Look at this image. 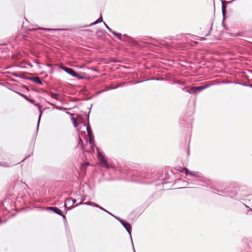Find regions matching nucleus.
Segmentation results:
<instances>
[{
  "label": "nucleus",
  "instance_id": "12",
  "mask_svg": "<svg viewBox=\"0 0 252 252\" xmlns=\"http://www.w3.org/2000/svg\"><path fill=\"white\" fill-rule=\"evenodd\" d=\"M87 120H88V124L87 125H86V129H87V131L88 137H89V138H90V137H93V135L92 131L91 130V127L89 125V113L87 115ZM84 126H86V125H84Z\"/></svg>",
  "mask_w": 252,
  "mask_h": 252
},
{
  "label": "nucleus",
  "instance_id": "27",
  "mask_svg": "<svg viewBox=\"0 0 252 252\" xmlns=\"http://www.w3.org/2000/svg\"><path fill=\"white\" fill-rule=\"evenodd\" d=\"M184 169H187V168L186 167H180L179 168V169H178V170L182 173H186V170H184Z\"/></svg>",
  "mask_w": 252,
  "mask_h": 252
},
{
  "label": "nucleus",
  "instance_id": "1",
  "mask_svg": "<svg viewBox=\"0 0 252 252\" xmlns=\"http://www.w3.org/2000/svg\"><path fill=\"white\" fill-rule=\"evenodd\" d=\"M150 175L143 171H136L133 174L132 181L144 184L151 182L149 181Z\"/></svg>",
  "mask_w": 252,
  "mask_h": 252
},
{
  "label": "nucleus",
  "instance_id": "13",
  "mask_svg": "<svg viewBox=\"0 0 252 252\" xmlns=\"http://www.w3.org/2000/svg\"><path fill=\"white\" fill-rule=\"evenodd\" d=\"M38 30L41 31H64L65 29H49V28H40Z\"/></svg>",
  "mask_w": 252,
  "mask_h": 252
},
{
  "label": "nucleus",
  "instance_id": "17",
  "mask_svg": "<svg viewBox=\"0 0 252 252\" xmlns=\"http://www.w3.org/2000/svg\"><path fill=\"white\" fill-rule=\"evenodd\" d=\"M102 22H103V19H102V17L101 16L98 19H97L95 22H94V23H93L91 24L90 25L87 26V27L94 26V25H95L97 24L98 23H101Z\"/></svg>",
  "mask_w": 252,
  "mask_h": 252
},
{
  "label": "nucleus",
  "instance_id": "45",
  "mask_svg": "<svg viewBox=\"0 0 252 252\" xmlns=\"http://www.w3.org/2000/svg\"><path fill=\"white\" fill-rule=\"evenodd\" d=\"M18 164V162H17V163H15V164H11V166H13V165H15V164Z\"/></svg>",
  "mask_w": 252,
  "mask_h": 252
},
{
  "label": "nucleus",
  "instance_id": "16",
  "mask_svg": "<svg viewBox=\"0 0 252 252\" xmlns=\"http://www.w3.org/2000/svg\"><path fill=\"white\" fill-rule=\"evenodd\" d=\"M50 96L54 99H55L57 100H59L58 97L60 96V94L58 93H55L53 92H51L49 94Z\"/></svg>",
  "mask_w": 252,
  "mask_h": 252
},
{
  "label": "nucleus",
  "instance_id": "28",
  "mask_svg": "<svg viewBox=\"0 0 252 252\" xmlns=\"http://www.w3.org/2000/svg\"><path fill=\"white\" fill-rule=\"evenodd\" d=\"M225 2H226L225 1H221L222 3V7H221V10H226V6L224 4Z\"/></svg>",
  "mask_w": 252,
  "mask_h": 252
},
{
  "label": "nucleus",
  "instance_id": "38",
  "mask_svg": "<svg viewBox=\"0 0 252 252\" xmlns=\"http://www.w3.org/2000/svg\"><path fill=\"white\" fill-rule=\"evenodd\" d=\"M235 0H231V1H227V3H231L232 2H233Z\"/></svg>",
  "mask_w": 252,
  "mask_h": 252
},
{
  "label": "nucleus",
  "instance_id": "4",
  "mask_svg": "<svg viewBox=\"0 0 252 252\" xmlns=\"http://www.w3.org/2000/svg\"><path fill=\"white\" fill-rule=\"evenodd\" d=\"M16 93L19 95H20L22 97H23L24 98H25L28 101H29L31 103H32L36 105L38 107V109L39 110V113H40L39 117H38V119L37 124V130H38L39 125V123H40V119H41V115H42V111H43L41 109V108H42L41 106L39 104H38V103L35 104L34 103V102H35L34 100L29 98L27 95H25L24 94H22L21 93H19V92H16Z\"/></svg>",
  "mask_w": 252,
  "mask_h": 252
},
{
  "label": "nucleus",
  "instance_id": "33",
  "mask_svg": "<svg viewBox=\"0 0 252 252\" xmlns=\"http://www.w3.org/2000/svg\"><path fill=\"white\" fill-rule=\"evenodd\" d=\"M73 124L74 127H76L77 126L78 124L76 120H74V122H73Z\"/></svg>",
  "mask_w": 252,
  "mask_h": 252
},
{
  "label": "nucleus",
  "instance_id": "26",
  "mask_svg": "<svg viewBox=\"0 0 252 252\" xmlns=\"http://www.w3.org/2000/svg\"><path fill=\"white\" fill-rule=\"evenodd\" d=\"M80 131H79L78 132V136H79V141H78V144H83V140H82V139L80 137Z\"/></svg>",
  "mask_w": 252,
  "mask_h": 252
},
{
  "label": "nucleus",
  "instance_id": "6",
  "mask_svg": "<svg viewBox=\"0 0 252 252\" xmlns=\"http://www.w3.org/2000/svg\"><path fill=\"white\" fill-rule=\"evenodd\" d=\"M112 33L115 35L118 39L122 41H126L130 39V37L126 34L122 35L121 33L113 31Z\"/></svg>",
  "mask_w": 252,
  "mask_h": 252
},
{
  "label": "nucleus",
  "instance_id": "22",
  "mask_svg": "<svg viewBox=\"0 0 252 252\" xmlns=\"http://www.w3.org/2000/svg\"><path fill=\"white\" fill-rule=\"evenodd\" d=\"M0 166L5 167H9L11 166V165H10L9 164L5 162H0Z\"/></svg>",
  "mask_w": 252,
  "mask_h": 252
},
{
  "label": "nucleus",
  "instance_id": "24",
  "mask_svg": "<svg viewBox=\"0 0 252 252\" xmlns=\"http://www.w3.org/2000/svg\"><path fill=\"white\" fill-rule=\"evenodd\" d=\"M103 24L105 26V27H106V28L110 32H111V33H112L114 31H113L109 27V26L105 23V22H103Z\"/></svg>",
  "mask_w": 252,
  "mask_h": 252
},
{
  "label": "nucleus",
  "instance_id": "32",
  "mask_svg": "<svg viewBox=\"0 0 252 252\" xmlns=\"http://www.w3.org/2000/svg\"><path fill=\"white\" fill-rule=\"evenodd\" d=\"M221 11H222V15L223 17H224L226 14V10L222 9Z\"/></svg>",
  "mask_w": 252,
  "mask_h": 252
},
{
  "label": "nucleus",
  "instance_id": "15",
  "mask_svg": "<svg viewBox=\"0 0 252 252\" xmlns=\"http://www.w3.org/2000/svg\"><path fill=\"white\" fill-rule=\"evenodd\" d=\"M73 77H77L78 79L81 80L85 79L86 78V75L85 73H82L80 74L76 72V75L74 76Z\"/></svg>",
  "mask_w": 252,
  "mask_h": 252
},
{
  "label": "nucleus",
  "instance_id": "23",
  "mask_svg": "<svg viewBox=\"0 0 252 252\" xmlns=\"http://www.w3.org/2000/svg\"><path fill=\"white\" fill-rule=\"evenodd\" d=\"M84 202H80V203H78L77 204H76L75 205H74V206L73 207H69L68 208V210H71V209H72L73 208H74V207H77L79 205H83V204H84Z\"/></svg>",
  "mask_w": 252,
  "mask_h": 252
},
{
  "label": "nucleus",
  "instance_id": "2",
  "mask_svg": "<svg viewBox=\"0 0 252 252\" xmlns=\"http://www.w3.org/2000/svg\"><path fill=\"white\" fill-rule=\"evenodd\" d=\"M187 180L190 182V184H191L197 186H201L207 188L210 187V181L208 179L203 178L202 175H201V177L194 178L193 180L190 179L189 178H188Z\"/></svg>",
  "mask_w": 252,
  "mask_h": 252
},
{
  "label": "nucleus",
  "instance_id": "14",
  "mask_svg": "<svg viewBox=\"0 0 252 252\" xmlns=\"http://www.w3.org/2000/svg\"><path fill=\"white\" fill-rule=\"evenodd\" d=\"M89 143L91 146L92 148H94V147L96 148L97 151H98V149L96 147V146L95 144V142L94 139V137L89 138Z\"/></svg>",
  "mask_w": 252,
  "mask_h": 252
},
{
  "label": "nucleus",
  "instance_id": "43",
  "mask_svg": "<svg viewBox=\"0 0 252 252\" xmlns=\"http://www.w3.org/2000/svg\"><path fill=\"white\" fill-rule=\"evenodd\" d=\"M68 204V205H70V206H71V205H72V202H71H71H70L69 203V204Z\"/></svg>",
  "mask_w": 252,
  "mask_h": 252
},
{
  "label": "nucleus",
  "instance_id": "21",
  "mask_svg": "<svg viewBox=\"0 0 252 252\" xmlns=\"http://www.w3.org/2000/svg\"><path fill=\"white\" fill-rule=\"evenodd\" d=\"M173 82L174 84H179V85H182V86H185L186 85L185 82H181L179 80H174Z\"/></svg>",
  "mask_w": 252,
  "mask_h": 252
},
{
  "label": "nucleus",
  "instance_id": "49",
  "mask_svg": "<svg viewBox=\"0 0 252 252\" xmlns=\"http://www.w3.org/2000/svg\"><path fill=\"white\" fill-rule=\"evenodd\" d=\"M2 222V221L1 220H0V223Z\"/></svg>",
  "mask_w": 252,
  "mask_h": 252
},
{
  "label": "nucleus",
  "instance_id": "44",
  "mask_svg": "<svg viewBox=\"0 0 252 252\" xmlns=\"http://www.w3.org/2000/svg\"><path fill=\"white\" fill-rule=\"evenodd\" d=\"M143 81H140V82H136V84L138 83H140V82H143Z\"/></svg>",
  "mask_w": 252,
  "mask_h": 252
},
{
  "label": "nucleus",
  "instance_id": "47",
  "mask_svg": "<svg viewBox=\"0 0 252 252\" xmlns=\"http://www.w3.org/2000/svg\"><path fill=\"white\" fill-rule=\"evenodd\" d=\"M189 188H195V187H190Z\"/></svg>",
  "mask_w": 252,
  "mask_h": 252
},
{
  "label": "nucleus",
  "instance_id": "25",
  "mask_svg": "<svg viewBox=\"0 0 252 252\" xmlns=\"http://www.w3.org/2000/svg\"><path fill=\"white\" fill-rule=\"evenodd\" d=\"M12 75L13 76H15V77H20V78H24L25 79V77H24L23 76V75L18 74L17 73H13L12 74Z\"/></svg>",
  "mask_w": 252,
  "mask_h": 252
},
{
  "label": "nucleus",
  "instance_id": "35",
  "mask_svg": "<svg viewBox=\"0 0 252 252\" xmlns=\"http://www.w3.org/2000/svg\"><path fill=\"white\" fill-rule=\"evenodd\" d=\"M62 217H63V220H66V217L63 214V213H62V216H61Z\"/></svg>",
  "mask_w": 252,
  "mask_h": 252
},
{
  "label": "nucleus",
  "instance_id": "29",
  "mask_svg": "<svg viewBox=\"0 0 252 252\" xmlns=\"http://www.w3.org/2000/svg\"><path fill=\"white\" fill-rule=\"evenodd\" d=\"M189 86H185L182 89L183 91L186 92H188L189 89Z\"/></svg>",
  "mask_w": 252,
  "mask_h": 252
},
{
  "label": "nucleus",
  "instance_id": "36",
  "mask_svg": "<svg viewBox=\"0 0 252 252\" xmlns=\"http://www.w3.org/2000/svg\"><path fill=\"white\" fill-rule=\"evenodd\" d=\"M67 203H65H65H64V207H65V208H67V209L68 210V208H69V207H67ZM69 207H70V206H69Z\"/></svg>",
  "mask_w": 252,
  "mask_h": 252
},
{
  "label": "nucleus",
  "instance_id": "18",
  "mask_svg": "<svg viewBox=\"0 0 252 252\" xmlns=\"http://www.w3.org/2000/svg\"><path fill=\"white\" fill-rule=\"evenodd\" d=\"M72 202V205L70 207H73V204L76 202V199H73L72 198H68L65 199V203H67V204H69L70 202Z\"/></svg>",
  "mask_w": 252,
  "mask_h": 252
},
{
  "label": "nucleus",
  "instance_id": "7",
  "mask_svg": "<svg viewBox=\"0 0 252 252\" xmlns=\"http://www.w3.org/2000/svg\"><path fill=\"white\" fill-rule=\"evenodd\" d=\"M186 170V175L187 176H190L194 178L196 177H201V173L198 171H190L188 169H184Z\"/></svg>",
  "mask_w": 252,
  "mask_h": 252
},
{
  "label": "nucleus",
  "instance_id": "48",
  "mask_svg": "<svg viewBox=\"0 0 252 252\" xmlns=\"http://www.w3.org/2000/svg\"><path fill=\"white\" fill-rule=\"evenodd\" d=\"M186 188L185 187H183V188H180L179 189H185Z\"/></svg>",
  "mask_w": 252,
  "mask_h": 252
},
{
  "label": "nucleus",
  "instance_id": "10",
  "mask_svg": "<svg viewBox=\"0 0 252 252\" xmlns=\"http://www.w3.org/2000/svg\"><path fill=\"white\" fill-rule=\"evenodd\" d=\"M25 79L26 80L32 81L39 85L42 84V81H41V80L40 79V78L39 77H26L25 78Z\"/></svg>",
  "mask_w": 252,
  "mask_h": 252
},
{
  "label": "nucleus",
  "instance_id": "5",
  "mask_svg": "<svg viewBox=\"0 0 252 252\" xmlns=\"http://www.w3.org/2000/svg\"><path fill=\"white\" fill-rule=\"evenodd\" d=\"M210 86V85H206L203 86L192 87L189 89L188 93L190 94L196 95L198 93H200L202 90L208 88Z\"/></svg>",
  "mask_w": 252,
  "mask_h": 252
},
{
  "label": "nucleus",
  "instance_id": "31",
  "mask_svg": "<svg viewBox=\"0 0 252 252\" xmlns=\"http://www.w3.org/2000/svg\"><path fill=\"white\" fill-rule=\"evenodd\" d=\"M102 210L105 211V212L108 213L109 214H110V215L112 216L113 217L114 216H115L114 215H113V214H112L111 213H110L109 212H108V211H107L106 210H105V209L103 208V209H101Z\"/></svg>",
  "mask_w": 252,
  "mask_h": 252
},
{
  "label": "nucleus",
  "instance_id": "9",
  "mask_svg": "<svg viewBox=\"0 0 252 252\" xmlns=\"http://www.w3.org/2000/svg\"><path fill=\"white\" fill-rule=\"evenodd\" d=\"M61 68L73 77L76 75V72L72 68L64 66H62L61 67Z\"/></svg>",
  "mask_w": 252,
  "mask_h": 252
},
{
  "label": "nucleus",
  "instance_id": "3",
  "mask_svg": "<svg viewBox=\"0 0 252 252\" xmlns=\"http://www.w3.org/2000/svg\"><path fill=\"white\" fill-rule=\"evenodd\" d=\"M114 217L117 220L119 221V222L124 226V227L126 229V231L127 232V233L129 235L131 243V244H132V246L133 251V252H135V249H134V245H133V241H132V237H131V230H132V228H131V226L129 222H128L127 221H126V220H124L119 218L118 217L114 216Z\"/></svg>",
  "mask_w": 252,
  "mask_h": 252
},
{
  "label": "nucleus",
  "instance_id": "42",
  "mask_svg": "<svg viewBox=\"0 0 252 252\" xmlns=\"http://www.w3.org/2000/svg\"><path fill=\"white\" fill-rule=\"evenodd\" d=\"M47 66H49V67H51L52 65L51 64H47Z\"/></svg>",
  "mask_w": 252,
  "mask_h": 252
},
{
  "label": "nucleus",
  "instance_id": "11",
  "mask_svg": "<svg viewBox=\"0 0 252 252\" xmlns=\"http://www.w3.org/2000/svg\"><path fill=\"white\" fill-rule=\"evenodd\" d=\"M47 210H51L55 214H57L60 216H62V211L57 207H49L46 209Z\"/></svg>",
  "mask_w": 252,
  "mask_h": 252
},
{
  "label": "nucleus",
  "instance_id": "41",
  "mask_svg": "<svg viewBox=\"0 0 252 252\" xmlns=\"http://www.w3.org/2000/svg\"><path fill=\"white\" fill-rule=\"evenodd\" d=\"M120 86H121L120 85H119V86H116V87H115L114 88H113L112 89H117V88H119Z\"/></svg>",
  "mask_w": 252,
  "mask_h": 252
},
{
  "label": "nucleus",
  "instance_id": "40",
  "mask_svg": "<svg viewBox=\"0 0 252 252\" xmlns=\"http://www.w3.org/2000/svg\"><path fill=\"white\" fill-rule=\"evenodd\" d=\"M97 208H99L100 210L103 209V208L102 207L99 206L98 205V207Z\"/></svg>",
  "mask_w": 252,
  "mask_h": 252
},
{
  "label": "nucleus",
  "instance_id": "20",
  "mask_svg": "<svg viewBox=\"0 0 252 252\" xmlns=\"http://www.w3.org/2000/svg\"><path fill=\"white\" fill-rule=\"evenodd\" d=\"M84 205L92 206L95 207H98V205L93 202H86L84 203Z\"/></svg>",
  "mask_w": 252,
  "mask_h": 252
},
{
  "label": "nucleus",
  "instance_id": "19",
  "mask_svg": "<svg viewBox=\"0 0 252 252\" xmlns=\"http://www.w3.org/2000/svg\"><path fill=\"white\" fill-rule=\"evenodd\" d=\"M149 80H157V81H164L167 80L166 78H152L148 79H147L146 81H149Z\"/></svg>",
  "mask_w": 252,
  "mask_h": 252
},
{
  "label": "nucleus",
  "instance_id": "30",
  "mask_svg": "<svg viewBox=\"0 0 252 252\" xmlns=\"http://www.w3.org/2000/svg\"><path fill=\"white\" fill-rule=\"evenodd\" d=\"M235 83L237 84H239V85L243 86H248V85L246 83H237V82H236Z\"/></svg>",
  "mask_w": 252,
  "mask_h": 252
},
{
  "label": "nucleus",
  "instance_id": "39",
  "mask_svg": "<svg viewBox=\"0 0 252 252\" xmlns=\"http://www.w3.org/2000/svg\"><path fill=\"white\" fill-rule=\"evenodd\" d=\"M248 86H249V87H251V88H252V84H248Z\"/></svg>",
  "mask_w": 252,
  "mask_h": 252
},
{
  "label": "nucleus",
  "instance_id": "34",
  "mask_svg": "<svg viewBox=\"0 0 252 252\" xmlns=\"http://www.w3.org/2000/svg\"><path fill=\"white\" fill-rule=\"evenodd\" d=\"M56 108L58 110H61L63 109V108L61 106H56Z\"/></svg>",
  "mask_w": 252,
  "mask_h": 252
},
{
  "label": "nucleus",
  "instance_id": "46",
  "mask_svg": "<svg viewBox=\"0 0 252 252\" xmlns=\"http://www.w3.org/2000/svg\"><path fill=\"white\" fill-rule=\"evenodd\" d=\"M74 120H75V118H72V121H73V122H74Z\"/></svg>",
  "mask_w": 252,
  "mask_h": 252
},
{
  "label": "nucleus",
  "instance_id": "37",
  "mask_svg": "<svg viewBox=\"0 0 252 252\" xmlns=\"http://www.w3.org/2000/svg\"><path fill=\"white\" fill-rule=\"evenodd\" d=\"M133 43H134V44L135 45H137L138 44V42L137 41H135V40L133 41Z\"/></svg>",
  "mask_w": 252,
  "mask_h": 252
},
{
  "label": "nucleus",
  "instance_id": "8",
  "mask_svg": "<svg viewBox=\"0 0 252 252\" xmlns=\"http://www.w3.org/2000/svg\"><path fill=\"white\" fill-rule=\"evenodd\" d=\"M97 158L101 163L103 164L106 166L108 165L107 160L105 158L104 156L98 151H97Z\"/></svg>",
  "mask_w": 252,
  "mask_h": 252
}]
</instances>
